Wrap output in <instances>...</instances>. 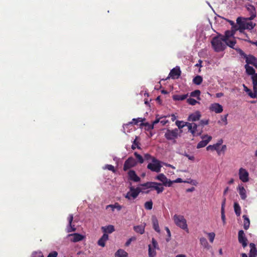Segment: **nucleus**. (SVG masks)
Listing matches in <instances>:
<instances>
[{
	"label": "nucleus",
	"instance_id": "f257e3e1",
	"mask_svg": "<svg viewBox=\"0 0 257 257\" xmlns=\"http://www.w3.org/2000/svg\"><path fill=\"white\" fill-rule=\"evenodd\" d=\"M182 133V130H179L176 128L173 130L167 128L165 133L164 137L168 141H171L174 144H176V140L181 136Z\"/></svg>",
	"mask_w": 257,
	"mask_h": 257
},
{
	"label": "nucleus",
	"instance_id": "f03ea898",
	"mask_svg": "<svg viewBox=\"0 0 257 257\" xmlns=\"http://www.w3.org/2000/svg\"><path fill=\"white\" fill-rule=\"evenodd\" d=\"M222 37H215L211 41V45L215 52H221L225 50L226 45Z\"/></svg>",
	"mask_w": 257,
	"mask_h": 257
},
{
	"label": "nucleus",
	"instance_id": "7ed1b4c3",
	"mask_svg": "<svg viewBox=\"0 0 257 257\" xmlns=\"http://www.w3.org/2000/svg\"><path fill=\"white\" fill-rule=\"evenodd\" d=\"M188 131L190 132L193 137H197L200 136L203 133L202 128H200L198 124L192 122H188L187 124Z\"/></svg>",
	"mask_w": 257,
	"mask_h": 257
},
{
	"label": "nucleus",
	"instance_id": "20e7f679",
	"mask_svg": "<svg viewBox=\"0 0 257 257\" xmlns=\"http://www.w3.org/2000/svg\"><path fill=\"white\" fill-rule=\"evenodd\" d=\"M173 219L176 225L183 229L186 230L187 232L188 231L186 220L183 216L175 214L173 217Z\"/></svg>",
	"mask_w": 257,
	"mask_h": 257
},
{
	"label": "nucleus",
	"instance_id": "39448f33",
	"mask_svg": "<svg viewBox=\"0 0 257 257\" xmlns=\"http://www.w3.org/2000/svg\"><path fill=\"white\" fill-rule=\"evenodd\" d=\"M141 191L142 190L140 187L135 188L131 186L130 188V191L125 195V198L128 200H131L132 199H135L138 196Z\"/></svg>",
	"mask_w": 257,
	"mask_h": 257
},
{
	"label": "nucleus",
	"instance_id": "423d86ee",
	"mask_svg": "<svg viewBox=\"0 0 257 257\" xmlns=\"http://www.w3.org/2000/svg\"><path fill=\"white\" fill-rule=\"evenodd\" d=\"M152 160V163H150L148 165L147 168L153 172H160L162 167L160 162L155 158H153Z\"/></svg>",
	"mask_w": 257,
	"mask_h": 257
},
{
	"label": "nucleus",
	"instance_id": "0eeeda50",
	"mask_svg": "<svg viewBox=\"0 0 257 257\" xmlns=\"http://www.w3.org/2000/svg\"><path fill=\"white\" fill-rule=\"evenodd\" d=\"M137 164L136 160L133 157H129L126 161L124 162L123 170L124 171H126L127 170L130 169L131 168L135 167Z\"/></svg>",
	"mask_w": 257,
	"mask_h": 257
},
{
	"label": "nucleus",
	"instance_id": "6e6552de",
	"mask_svg": "<svg viewBox=\"0 0 257 257\" xmlns=\"http://www.w3.org/2000/svg\"><path fill=\"white\" fill-rule=\"evenodd\" d=\"M155 179L162 182L163 185L165 186L170 187L173 183V182L168 179L166 176L162 173L157 175Z\"/></svg>",
	"mask_w": 257,
	"mask_h": 257
},
{
	"label": "nucleus",
	"instance_id": "1a4fd4ad",
	"mask_svg": "<svg viewBox=\"0 0 257 257\" xmlns=\"http://www.w3.org/2000/svg\"><path fill=\"white\" fill-rule=\"evenodd\" d=\"M239 179L243 182H247L249 180V174L248 172L243 168H240L238 172Z\"/></svg>",
	"mask_w": 257,
	"mask_h": 257
},
{
	"label": "nucleus",
	"instance_id": "9d476101",
	"mask_svg": "<svg viewBox=\"0 0 257 257\" xmlns=\"http://www.w3.org/2000/svg\"><path fill=\"white\" fill-rule=\"evenodd\" d=\"M238 242L242 244L243 248H245L247 245V239L245 236L244 231L242 230H240L238 233Z\"/></svg>",
	"mask_w": 257,
	"mask_h": 257
},
{
	"label": "nucleus",
	"instance_id": "9b49d317",
	"mask_svg": "<svg viewBox=\"0 0 257 257\" xmlns=\"http://www.w3.org/2000/svg\"><path fill=\"white\" fill-rule=\"evenodd\" d=\"M201 138L202 139V140L199 142L197 145V149L205 147L212 139V137L208 136L207 135L202 136Z\"/></svg>",
	"mask_w": 257,
	"mask_h": 257
},
{
	"label": "nucleus",
	"instance_id": "f8f14e48",
	"mask_svg": "<svg viewBox=\"0 0 257 257\" xmlns=\"http://www.w3.org/2000/svg\"><path fill=\"white\" fill-rule=\"evenodd\" d=\"M206 149L208 151H209V150H211V151L215 150V151H217L218 154L219 155H220L221 152H224L226 151V146L225 145H223V146H222L221 149H219V147L218 146H216V144H214L213 145H209L206 148Z\"/></svg>",
	"mask_w": 257,
	"mask_h": 257
},
{
	"label": "nucleus",
	"instance_id": "ddd939ff",
	"mask_svg": "<svg viewBox=\"0 0 257 257\" xmlns=\"http://www.w3.org/2000/svg\"><path fill=\"white\" fill-rule=\"evenodd\" d=\"M68 236L72 237V238H71L70 239V240L73 242H77L81 241L85 237V236L84 235L80 234L79 233H78L70 234L68 235Z\"/></svg>",
	"mask_w": 257,
	"mask_h": 257
},
{
	"label": "nucleus",
	"instance_id": "4468645a",
	"mask_svg": "<svg viewBox=\"0 0 257 257\" xmlns=\"http://www.w3.org/2000/svg\"><path fill=\"white\" fill-rule=\"evenodd\" d=\"M181 71L179 67H176L171 70L169 73V76L172 79H176L179 77L181 75Z\"/></svg>",
	"mask_w": 257,
	"mask_h": 257
},
{
	"label": "nucleus",
	"instance_id": "2eb2a0df",
	"mask_svg": "<svg viewBox=\"0 0 257 257\" xmlns=\"http://www.w3.org/2000/svg\"><path fill=\"white\" fill-rule=\"evenodd\" d=\"M201 117V114L200 111H196L195 112L190 114L188 117V120L189 121H196L199 120Z\"/></svg>",
	"mask_w": 257,
	"mask_h": 257
},
{
	"label": "nucleus",
	"instance_id": "dca6fc26",
	"mask_svg": "<svg viewBox=\"0 0 257 257\" xmlns=\"http://www.w3.org/2000/svg\"><path fill=\"white\" fill-rule=\"evenodd\" d=\"M210 110L216 113H220L223 111V107L221 105L217 103L212 104L210 106Z\"/></svg>",
	"mask_w": 257,
	"mask_h": 257
},
{
	"label": "nucleus",
	"instance_id": "f3484780",
	"mask_svg": "<svg viewBox=\"0 0 257 257\" xmlns=\"http://www.w3.org/2000/svg\"><path fill=\"white\" fill-rule=\"evenodd\" d=\"M128 179L135 182L140 181L141 178L137 175L134 170H130L128 172Z\"/></svg>",
	"mask_w": 257,
	"mask_h": 257
},
{
	"label": "nucleus",
	"instance_id": "a211bd4d",
	"mask_svg": "<svg viewBox=\"0 0 257 257\" xmlns=\"http://www.w3.org/2000/svg\"><path fill=\"white\" fill-rule=\"evenodd\" d=\"M73 220V214H69L68 217V220L69 222V224L67 227V232H71L72 231H75L76 230V228L74 227V225H72V222Z\"/></svg>",
	"mask_w": 257,
	"mask_h": 257
},
{
	"label": "nucleus",
	"instance_id": "6ab92c4d",
	"mask_svg": "<svg viewBox=\"0 0 257 257\" xmlns=\"http://www.w3.org/2000/svg\"><path fill=\"white\" fill-rule=\"evenodd\" d=\"M243 87L244 91L247 93L248 95L250 98H257V92L253 90V92H252L251 90V89L248 88L245 84H243Z\"/></svg>",
	"mask_w": 257,
	"mask_h": 257
},
{
	"label": "nucleus",
	"instance_id": "aec40b11",
	"mask_svg": "<svg viewBox=\"0 0 257 257\" xmlns=\"http://www.w3.org/2000/svg\"><path fill=\"white\" fill-rule=\"evenodd\" d=\"M247 10L250 14V17L248 18L249 20H253L256 16V12L255 8L252 5H249L247 7Z\"/></svg>",
	"mask_w": 257,
	"mask_h": 257
},
{
	"label": "nucleus",
	"instance_id": "412c9836",
	"mask_svg": "<svg viewBox=\"0 0 257 257\" xmlns=\"http://www.w3.org/2000/svg\"><path fill=\"white\" fill-rule=\"evenodd\" d=\"M152 220L153 228L156 232L160 233V229L159 225L158 220L157 217L155 216H153L152 218Z\"/></svg>",
	"mask_w": 257,
	"mask_h": 257
},
{
	"label": "nucleus",
	"instance_id": "4be33fe9",
	"mask_svg": "<svg viewBox=\"0 0 257 257\" xmlns=\"http://www.w3.org/2000/svg\"><path fill=\"white\" fill-rule=\"evenodd\" d=\"M108 239V235L107 234L104 233L101 237L98 240V244L102 247L105 245V242Z\"/></svg>",
	"mask_w": 257,
	"mask_h": 257
},
{
	"label": "nucleus",
	"instance_id": "5701e85b",
	"mask_svg": "<svg viewBox=\"0 0 257 257\" xmlns=\"http://www.w3.org/2000/svg\"><path fill=\"white\" fill-rule=\"evenodd\" d=\"M101 230H102L103 233L105 234L111 233L115 230L114 226L112 225L102 226L101 227Z\"/></svg>",
	"mask_w": 257,
	"mask_h": 257
},
{
	"label": "nucleus",
	"instance_id": "b1692460",
	"mask_svg": "<svg viewBox=\"0 0 257 257\" xmlns=\"http://www.w3.org/2000/svg\"><path fill=\"white\" fill-rule=\"evenodd\" d=\"M238 190L240 198L242 200H245L246 197V192L243 186H239L238 187Z\"/></svg>",
	"mask_w": 257,
	"mask_h": 257
},
{
	"label": "nucleus",
	"instance_id": "393cba45",
	"mask_svg": "<svg viewBox=\"0 0 257 257\" xmlns=\"http://www.w3.org/2000/svg\"><path fill=\"white\" fill-rule=\"evenodd\" d=\"M250 249L249 253V256L253 257H256L257 255V250L255 247V245L253 243H250L249 244Z\"/></svg>",
	"mask_w": 257,
	"mask_h": 257
},
{
	"label": "nucleus",
	"instance_id": "a878e982",
	"mask_svg": "<svg viewBox=\"0 0 257 257\" xmlns=\"http://www.w3.org/2000/svg\"><path fill=\"white\" fill-rule=\"evenodd\" d=\"M244 68L245 69L246 73L249 75L253 76L254 74L257 73H255L254 69L247 64L245 65Z\"/></svg>",
	"mask_w": 257,
	"mask_h": 257
},
{
	"label": "nucleus",
	"instance_id": "bb28decb",
	"mask_svg": "<svg viewBox=\"0 0 257 257\" xmlns=\"http://www.w3.org/2000/svg\"><path fill=\"white\" fill-rule=\"evenodd\" d=\"M155 185H153L152 188L156 190L158 194L162 193L164 190V187L161 186L162 184L157 182H155Z\"/></svg>",
	"mask_w": 257,
	"mask_h": 257
},
{
	"label": "nucleus",
	"instance_id": "cd10ccee",
	"mask_svg": "<svg viewBox=\"0 0 257 257\" xmlns=\"http://www.w3.org/2000/svg\"><path fill=\"white\" fill-rule=\"evenodd\" d=\"M242 218H243V228L245 230H247L250 225L249 219L246 215H243Z\"/></svg>",
	"mask_w": 257,
	"mask_h": 257
},
{
	"label": "nucleus",
	"instance_id": "c85d7f7f",
	"mask_svg": "<svg viewBox=\"0 0 257 257\" xmlns=\"http://www.w3.org/2000/svg\"><path fill=\"white\" fill-rule=\"evenodd\" d=\"M145 225H137L134 227V230L141 234H143L145 232Z\"/></svg>",
	"mask_w": 257,
	"mask_h": 257
},
{
	"label": "nucleus",
	"instance_id": "c756f323",
	"mask_svg": "<svg viewBox=\"0 0 257 257\" xmlns=\"http://www.w3.org/2000/svg\"><path fill=\"white\" fill-rule=\"evenodd\" d=\"M127 253L123 249H118L115 253V257H127Z\"/></svg>",
	"mask_w": 257,
	"mask_h": 257
},
{
	"label": "nucleus",
	"instance_id": "7c9ffc66",
	"mask_svg": "<svg viewBox=\"0 0 257 257\" xmlns=\"http://www.w3.org/2000/svg\"><path fill=\"white\" fill-rule=\"evenodd\" d=\"M200 244L202 246H203L204 248L206 249H209L210 247V245H209L205 237H201L199 239Z\"/></svg>",
	"mask_w": 257,
	"mask_h": 257
},
{
	"label": "nucleus",
	"instance_id": "2f4dec72",
	"mask_svg": "<svg viewBox=\"0 0 257 257\" xmlns=\"http://www.w3.org/2000/svg\"><path fill=\"white\" fill-rule=\"evenodd\" d=\"M225 44L226 46H229V47L233 48L236 50V49H238L239 48H235L234 46H235L236 44V41L234 40H229L224 41Z\"/></svg>",
	"mask_w": 257,
	"mask_h": 257
},
{
	"label": "nucleus",
	"instance_id": "473e14b6",
	"mask_svg": "<svg viewBox=\"0 0 257 257\" xmlns=\"http://www.w3.org/2000/svg\"><path fill=\"white\" fill-rule=\"evenodd\" d=\"M233 35L234 32L233 31L228 30L225 32V35L224 36H222L221 37L222 38L223 40H224V41H225L229 39L230 37L233 36Z\"/></svg>",
	"mask_w": 257,
	"mask_h": 257
},
{
	"label": "nucleus",
	"instance_id": "72a5a7b5",
	"mask_svg": "<svg viewBox=\"0 0 257 257\" xmlns=\"http://www.w3.org/2000/svg\"><path fill=\"white\" fill-rule=\"evenodd\" d=\"M108 208H111L112 211H114L115 208L119 211L121 209L122 206L120 205L118 203H115L114 204H111L106 206V208L108 209Z\"/></svg>",
	"mask_w": 257,
	"mask_h": 257
},
{
	"label": "nucleus",
	"instance_id": "f704fd0d",
	"mask_svg": "<svg viewBox=\"0 0 257 257\" xmlns=\"http://www.w3.org/2000/svg\"><path fill=\"white\" fill-rule=\"evenodd\" d=\"M188 122H184L183 121L177 120L175 122L176 125L178 126L179 130H181L185 126H187Z\"/></svg>",
	"mask_w": 257,
	"mask_h": 257
},
{
	"label": "nucleus",
	"instance_id": "c9c22d12",
	"mask_svg": "<svg viewBox=\"0 0 257 257\" xmlns=\"http://www.w3.org/2000/svg\"><path fill=\"white\" fill-rule=\"evenodd\" d=\"M188 96V94L183 95H174L173 96V98L174 100H185Z\"/></svg>",
	"mask_w": 257,
	"mask_h": 257
},
{
	"label": "nucleus",
	"instance_id": "e433bc0d",
	"mask_svg": "<svg viewBox=\"0 0 257 257\" xmlns=\"http://www.w3.org/2000/svg\"><path fill=\"white\" fill-rule=\"evenodd\" d=\"M234 209L236 215L237 216H240L241 214V208L238 203L235 202L234 203Z\"/></svg>",
	"mask_w": 257,
	"mask_h": 257
},
{
	"label": "nucleus",
	"instance_id": "4c0bfd02",
	"mask_svg": "<svg viewBox=\"0 0 257 257\" xmlns=\"http://www.w3.org/2000/svg\"><path fill=\"white\" fill-rule=\"evenodd\" d=\"M203 81L202 77L200 75L195 76L193 79V82L196 85H200Z\"/></svg>",
	"mask_w": 257,
	"mask_h": 257
},
{
	"label": "nucleus",
	"instance_id": "58836bf2",
	"mask_svg": "<svg viewBox=\"0 0 257 257\" xmlns=\"http://www.w3.org/2000/svg\"><path fill=\"white\" fill-rule=\"evenodd\" d=\"M161 118H156V119L153 122L152 124H150L149 123L147 122L146 123H143V124L145 126H149V129H153L154 128V125L158 123L160 121Z\"/></svg>",
	"mask_w": 257,
	"mask_h": 257
},
{
	"label": "nucleus",
	"instance_id": "ea45409f",
	"mask_svg": "<svg viewBox=\"0 0 257 257\" xmlns=\"http://www.w3.org/2000/svg\"><path fill=\"white\" fill-rule=\"evenodd\" d=\"M201 92L199 90H195L190 93V96L196 97L197 99L200 100V95Z\"/></svg>",
	"mask_w": 257,
	"mask_h": 257
},
{
	"label": "nucleus",
	"instance_id": "a19ab883",
	"mask_svg": "<svg viewBox=\"0 0 257 257\" xmlns=\"http://www.w3.org/2000/svg\"><path fill=\"white\" fill-rule=\"evenodd\" d=\"M236 22L239 25L238 29L240 32H241L242 30H244L245 29V24L241 21L240 18H238L237 19Z\"/></svg>",
	"mask_w": 257,
	"mask_h": 257
},
{
	"label": "nucleus",
	"instance_id": "79ce46f5",
	"mask_svg": "<svg viewBox=\"0 0 257 257\" xmlns=\"http://www.w3.org/2000/svg\"><path fill=\"white\" fill-rule=\"evenodd\" d=\"M149 257H155L156 255V251L155 249L152 248L151 245H149Z\"/></svg>",
	"mask_w": 257,
	"mask_h": 257
},
{
	"label": "nucleus",
	"instance_id": "37998d69",
	"mask_svg": "<svg viewBox=\"0 0 257 257\" xmlns=\"http://www.w3.org/2000/svg\"><path fill=\"white\" fill-rule=\"evenodd\" d=\"M145 120V118L138 117L137 118H133L131 122H129V124H137L140 122H143Z\"/></svg>",
	"mask_w": 257,
	"mask_h": 257
},
{
	"label": "nucleus",
	"instance_id": "c03bdc74",
	"mask_svg": "<svg viewBox=\"0 0 257 257\" xmlns=\"http://www.w3.org/2000/svg\"><path fill=\"white\" fill-rule=\"evenodd\" d=\"M209 119H203V120H201L199 122V123L198 124V125L199 126V127L200 128H202V129L203 128V127L206 125H207L209 123Z\"/></svg>",
	"mask_w": 257,
	"mask_h": 257
},
{
	"label": "nucleus",
	"instance_id": "a18cd8bd",
	"mask_svg": "<svg viewBox=\"0 0 257 257\" xmlns=\"http://www.w3.org/2000/svg\"><path fill=\"white\" fill-rule=\"evenodd\" d=\"M155 182H148L147 183L141 184L142 186L146 187L147 188H152L153 185H155Z\"/></svg>",
	"mask_w": 257,
	"mask_h": 257
},
{
	"label": "nucleus",
	"instance_id": "49530a36",
	"mask_svg": "<svg viewBox=\"0 0 257 257\" xmlns=\"http://www.w3.org/2000/svg\"><path fill=\"white\" fill-rule=\"evenodd\" d=\"M144 207L147 210H151L153 208V202L152 201L146 202L144 204Z\"/></svg>",
	"mask_w": 257,
	"mask_h": 257
},
{
	"label": "nucleus",
	"instance_id": "de8ad7c7",
	"mask_svg": "<svg viewBox=\"0 0 257 257\" xmlns=\"http://www.w3.org/2000/svg\"><path fill=\"white\" fill-rule=\"evenodd\" d=\"M134 155L135 156L136 158L138 160V161L139 163L142 164L144 162V159L141 155L139 154L137 152H135L134 153Z\"/></svg>",
	"mask_w": 257,
	"mask_h": 257
},
{
	"label": "nucleus",
	"instance_id": "09e8293b",
	"mask_svg": "<svg viewBox=\"0 0 257 257\" xmlns=\"http://www.w3.org/2000/svg\"><path fill=\"white\" fill-rule=\"evenodd\" d=\"M137 139L138 137H136V139L133 142V144L132 146V149L133 150L136 149V148H137L138 149H140V147L139 146V143L138 142H137Z\"/></svg>",
	"mask_w": 257,
	"mask_h": 257
},
{
	"label": "nucleus",
	"instance_id": "8fccbe9b",
	"mask_svg": "<svg viewBox=\"0 0 257 257\" xmlns=\"http://www.w3.org/2000/svg\"><path fill=\"white\" fill-rule=\"evenodd\" d=\"M207 234L208 236V238H209V240L210 242L212 243L214 239V238L215 236V234L214 232L207 233Z\"/></svg>",
	"mask_w": 257,
	"mask_h": 257
},
{
	"label": "nucleus",
	"instance_id": "3c124183",
	"mask_svg": "<svg viewBox=\"0 0 257 257\" xmlns=\"http://www.w3.org/2000/svg\"><path fill=\"white\" fill-rule=\"evenodd\" d=\"M31 257H44V256L41 251H35L32 253Z\"/></svg>",
	"mask_w": 257,
	"mask_h": 257
},
{
	"label": "nucleus",
	"instance_id": "603ef678",
	"mask_svg": "<svg viewBox=\"0 0 257 257\" xmlns=\"http://www.w3.org/2000/svg\"><path fill=\"white\" fill-rule=\"evenodd\" d=\"M187 102L190 105H195L196 103H199L195 99L192 98H189L187 99Z\"/></svg>",
	"mask_w": 257,
	"mask_h": 257
},
{
	"label": "nucleus",
	"instance_id": "864d4df0",
	"mask_svg": "<svg viewBox=\"0 0 257 257\" xmlns=\"http://www.w3.org/2000/svg\"><path fill=\"white\" fill-rule=\"evenodd\" d=\"M152 242L154 249H159L158 242L154 238L152 239Z\"/></svg>",
	"mask_w": 257,
	"mask_h": 257
},
{
	"label": "nucleus",
	"instance_id": "5fc2aeb1",
	"mask_svg": "<svg viewBox=\"0 0 257 257\" xmlns=\"http://www.w3.org/2000/svg\"><path fill=\"white\" fill-rule=\"evenodd\" d=\"M105 169H106L109 171H111L113 173L115 172V170L113 166L111 165H106L105 166Z\"/></svg>",
	"mask_w": 257,
	"mask_h": 257
},
{
	"label": "nucleus",
	"instance_id": "6e6d98bb",
	"mask_svg": "<svg viewBox=\"0 0 257 257\" xmlns=\"http://www.w3.org/2000/svg\"><path fill=\"white\" fill-rule=\"evenodd\" d=\"M165 230H166L167 234H168V237L166 238V240L167 242H168L170 240L171 234L170 230L168 227H165Z\"/></svg>",
	"mask_w": 257,
	"mask_h": 257
},
{
	"label": "nucleus",
	"instance_id": "4d7b16f0",
	"mask_svg": "<svg viewBox=\"0 0 257 257\" xmlns=\"http://www.w3.org/2000/svg\"><path fill=\"white\" fill-rule=\"evenodd\" d=\"M58 255V252L56 251H53L50 252L47 257H57Z\"/></svg>",
	"mask_w": 257,
	"mask_h": 257
},
{
	"label": "nucleus",
	"instance_id": "13d9d810",
	"mask_svg": "<svg viewBox=\"0 0 257 257\" xmlns=\"http://www.w3.org/2000/svg\"><path fill=\"white\" fill-rule=\"evenodd\" d=\"M221 219L223 221V224H225L226 223L225 211H221Z\"/></svg>",
	"mask_w": 257,
	"mask_h": 257
},
{
	"label": "nucleus",
	"instance_id": "bf43d9fd",
	"mask_svg": "<svg viewBox=\"0 0 257 257\" xmlns=\"http://www.w3.org/2000/svg\"><path fill=\"white\" fill-rule=\"evenodd\" d=\"M225 201H226V199H225V198H224V199L222 201V204H221V211H225L224 208H225Z\"/></svg>",
	"mask_w": 257,
	"mask_h": 257
},
{
	"label": "nucleus",
	"instance_id": "052dcab7",
	"mask_svg": "<svg viewBox=\"0 0 257 257\" xmlns=\"http://www.w3.org/2000/svg\"><path fill=\"white\" fill-rule=\"evenodd\" d=\"M228 116V114H226L223 117H222L221 118V120L225 122V124H227V117Z\"/></svg>",
	"mask_w": 257,
	"mask_h": 257
},
{
	"label": "nucleus",
	"instance_id": "680f3d73",
	"mask_svg": "<svg viewBox=\"0 0 257 257\" xmlns=\"http://www.w3.org/2000/svg\"><path fill=\"white\" fill-rule=\"evenodd\" d=\"M144 158L146 160H150L152 158V157L150 154H146L144 156Z\"/></svg>",
	"mask_w": 257,
	"mask_h": 257
},
{
	"label": "nucleus",
	"instance_id": "e2e57ef3",
	"mask_svg": "<svg viewBox=\"0 0 257 257\" xmlns=\"http://www.w3.org/2000/svg\"><path fill=\"white\" fill-rule=\"evenodd\" d=\"M185 156L186 157H187L188 158V159L190 160L194 161V159H195V158H194V157L193 156H190V155H188L187 154H185Z\"/></svg>",
	"mask_w": 257,
	"mask_h": 257
},
{
	"label": "nucleus",
	"instance_id": "0e129e2a",
	"mask_svg": "<svg viewBox=\"0 0 257 257\" xmlns=\"http://www.w3.org/2000/svg\"><path fill=\"white\" fill-rule=\"evenodd\" d=\"M172 182H173V183H182L183 182V180L181 178H177V179H176L175 180H174V181H172Z\"/></svg>",
	"mask_w": 257,
	"mask_h": 257
},
{
	"label": "nucleus",
	"instance_id": "69168bd1",
	"mask_svg": "<svg viewBox=\"0 0 257 257\" xmlns=\"http://www.w3.org/2000/svg\"><path fill=\"white\" fill-rule=\"evenodd\" d=\"M171 120L172 121H175L177 118V117L176 116V115L174 114H172L171 115Z\"/></svg>",
	"mask_w": 257,
	"mask_h": 257
},
{
	"label": "nucleus",
	"instance_id": "338daca9",
	"mask_svg": "<svg viewBox=\"0 0 257 257\" xmlns=\"http://www.w3.org/2000/svg\"><path fill=\"white\" fill-rule=\"evenodd\" d=\"M222 143H223V140L222 139H220V140H218V142L215 144H216V146H218L220 147V146L222 144Z\"/></svg>",
	"mask_w": 257,
	"mask_h": 257
},
{
	"label": "nucleus",
	"instance_id": "774afa93",
	"mask_svg": "<svg viewBox=\"0 0 257 257\" xmlns=\"http://www.w3.org/2000/svg\"><path fill=\"white\" fill-rule=\"evenodd\" d=\"M131 242H132V239H128L127 240V241L125 242V245L126 246H128L131 243Z\"/></svg>",
	"mask_w": 257,
	"mask_h": 257
}]
</instances>
